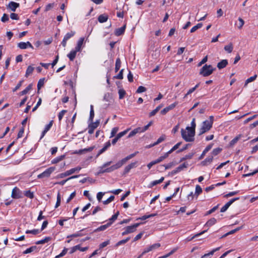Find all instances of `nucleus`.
<instances>
[{"label": "nucleus", "mask_w": 258, "mask_h": 258, "mask_svg": "<svg viewBox=\"0 0 258 258\" xmlns=\"http://www.w3.org/2000/svg\"><path fill=\"white\" fill-rule=\"evenodd\" d=\"M191 127L187 126L186 127V130H189V137L187 138H185L184 134H185L183 132V129H181V133L182 138L186 141V142H192L194 141L195 138L194 136L195 135V128H196V122H195V118H193L191 122Z\"/></svg>", "instance_id": "f257e3e1"}, {"label": "nucleus", "mask_w": 258, "mask_h": 258, "mask_svg": "<svg viewBox=\"0 0 258 258\" xmlns=\"http://www.w3.org/2000/svg\"><path fill=\"white\" fill-rule=\"evenodd\" d=\"M213 116H210L209 120H205L203 122L202 126L200 130L199 135H201L206 133L211 128L213 123Z\"/></svg>", "instance_id": "f03ea898"}, {"label": "nucleus", "mask_w": 258, "mask_h": 258, "mask_svg": "<svg viewBox=\"0 0 258 258\" xmlns=\"http://www.w3.org/2000/svg\"><path fill=\"white\" fill-rule=\"evenodd\" d=\"M216 68H213L211 65L205 64L200 70V74L203 77H208L211 75Z\"/></svg>", "instance_id": "7ed1b4c3"}, {"label": "nucleus", "mask_w": 258, "mask_h": 258, "mask_svg": "<svg viewBox=\"0 0 258 258\" xmlns=\"http://www.w3.org/2000/svg\"><path fill=\"white\" fill-rule=\"evenodd\" d=\"M55 170V167H50L47 168L42 173L37 176L38 178H43L45 177H49L50 174Z\"/></svg>", "instance_id": "20e7f679"}, {"label": "nucleus", "mask_w": 258, "mask_h": 258, "mask_svg": "<svg viewBox=\"0 0 258 258\" xmlns=\"http://www.w3.org/2000/svg\"><path fill=\"white\" fill-rule=\"evenodd\" d=\"M81 169V168L80 167H77L76 168H72L71 169L68 170L64 173L59 174L58 175V177L61 178H64L66 176L72 174L73 173H75L76 171H80Z\"/></svg>", "instance_id": "39448f33"}, {"label": "nucleus", "mask_w": 258, "mask_h": 258, "mask_svg": "<svg viewBox=\"0 0 258 258\" xmlns=\"http://www.w3.org/2000/svg\"><path fill=\"white\" fill-rule=\"evenodd\" d=\"M140 223H136L132 226H128L125 228V230L122 233V235L133 233L136 231V228L139 226Z\"/></svg>", "instance_id": "423d86ee"}, {"label": "nucleus", "mask_w": 258, "mask_h": 258, "mask_svg": "<svg viewBox=\"0 0 258 258\" xmlns=\"http://www.w3.org/2000/svg\"><path fill=\"white\" fill-rule=\"evenodd\" d=\"M12 197L16 199L22 198V192L18 187H15L12 190Z\"/></svg>", "instance_id": "0eeeda50"}, {"label": "nucleus", "mask_w": 258, "mask_h": 258, "mask_svg": "<svg viewBox=\"0 0 258 258\" xmlns=\"http://www.w3.org/2000/svg\"><path fill=\"white\" fill-rule=\"evenodd\" d=\"M239 199V198H235L231 199L228 202H227L220 210L221 212H225L228 208L231 206L232 204H233L235 201Z\"/></svg>", "instance_id": "6e6552de"}, {"label": "nucleus", "mask_w": 258, "mask_h": 258, "mask_svg": "<svg viewBox=\"0 0 258 258\" xmlns=\"http://www.w3.org/2000/svg\"><path fill=\"white\" fill-rule=\"evenodd\" d=\"M99 124V121L97 120L95 122H91V123L88 126V133L90 134H92L93 133L94 130L96 128Z\"/></svg>", "instance_id": "1a4fd4ad"}, {"label": "nucleus", "mask_w": 258, "mask_h": 258, "mask_svg": "<svg viewBox=\"0 0 258 258\" xmlns=\"http://www.w3.org/2000/svg\"><path fill=\"white\" fill-rule=\"evenodd\" d=\"M187 165L188 164L185 163H183L182 164L180 165L178 167H177L175 169L172 170L170 172V174L174 175L177 173L178 172L182 170L183 169L187 168Z\"/></svg>", "instance_id": "9d476101"}, {"label": "nucleus", "mask_w": 258, "mask_h": 258, "mask_svg": "<svg viewBox=\"0 0 258 258\" xmlns=\"http://www.w3.org/2000/svg\"><path fill=\"white\" fill-rule=\"evenodd\" d=\"M177 104V103H176V102H174V103L171 104V105H169L168 106H167V107L164 108L163 109H162L160 113L162 115L166 114L169 111L173 109L176 106Z\"/></svg>", "instance_id": "9b49d317"}, {"label": "nucleus", "mask_w": 258, "mask_h": 258, "mask_svg": "<svg viewBox=\"0 0 258 258\" xmlns=\"http://www.w3.org/2000/svg\"><path fill=\"white\" fill-rule=\"evenodd\" d=\"M20 5L19 3L11 2L7 6L8 9H10L12 11L15 12L17 8L19 7Z\"/></svg>", "instance_id": "f8f14e48"}, {"label": "nucleus", "mask_w": 258, "mask_h": 258, "mask_svg": "<svg viewBox=\"0 0 258 258\" xmlns=\"http://www.w3.org/2000/svg\"><path fill=\"white\" fill-rule=\"evenodd\" d=\"M88 249V247H81L80 245H76V246L73 247L71 248V251H70V253L72 254V253H74V252H75L77 250H79L81 251H85L87 250Z\"/></svg>", "instance_id": "ddd939ff"}, {"label": "nucleus", "mask_w": 258, "mask_h": 258, "mask_svg": "<svg viewBox=\"0 0 258 258\" xmlns=\"http://www.w3.org/2000/svg\"><path fill=\"white\" fill-rule=\"evenodd\" d=\"M137 163V162H133L126 166L124 169L123 174L125 175L129 172L131 169L136 167Z\"/></svg>", "instance_id": "4468645a"}, {"label": "nucleus", "mask_w": 258, "mask_h": 258, "mask_svg": "<svg viewBox=\"0 0 258 258\" xmlns=\"http://www.w3.org/2000/svg\"><path fill=\"white\" fill-rule=\"evenodd\" d=\"M126 162V161H125L124 158L119 161L115 164L112 165L114 170H115L116 169H117L120 168Z\"/></svg>", "instance_id": "2eb2a0df"}, {"label": "nucleus", "mask_w": 258, "mask_h": 258, "mask_svg": "<svg viewBox=\"0 0 258 258\" xmlns=\"http://www.w3.org/2000/svg\"><path fill=\"white\" fill-rule=\"evenodd\" d=\"M84 41V38L81 37L78 41L77 45L75 47L76 51H80L81 50L82 46Z\"/></svg>", "instance_id": "dca6fc26"}, {"label": "nucleus", "mask_w": 258, "mask_h": 258, "mask_svg": "<svg viewBox=\"0 0 258 258\" xmlns=\"http://www.w3.org/2000/svg\"><path fill=\"white\" fill-rule=\"evenodd\" d=\"M227 64L228 60L227 59H223L218 63L217 66L219 70H221L225 68Z\"/></svg>", "instance_id": "f3484780"}, {"label": "nucleus", "mask_w": 258, "mask_h": 258, "mask_svg": "<svg viewBox=\"0 0 258 258\" xmlns=\"http://www.w3.org/2000/svg\"><path fill=\"white\" fill-rule=\"evenodd\" d=\"M125 29V25H124L123 26H122L120 28L116 29L114 32L115 35L117 36L121 35L122 34H123L124 33Z\"/></svg>", "instance_id": "a211bd4d"}, {"label": "nucleus", "mask_w": 258, "mask_h": 258, "mask_svg": "<svg viewBox=\"0 0 258 258\" xmlns=\"http://www.w3.org/2000/svg\"><path fill=\"white\" fill-rule=\"evenodd\" d=\"M164 177H162L159 180H155V181H153L152 182H151L150 184L149 185L148 187L149 188H151L153 186L158 184H160L161 183V182H163V181L164 180Z\"/></svg>", "instance_id": "6ab92c4d"}, {"label": "nucleus", "mask_w": 258, "mask_h": 258, "mask_svg": "<svg viewBox=\"0 0 258 258\" xmlns=\"http://www.w3.org/2000/svg\"><path fill=\"white\" fill-rule=\"evenodd\" d=\"M108 17L106 14H102L99 16L98 20L100 23H104L107 21Z\"/></svg>", "instance_id": "aec40b11"}, {"label": "nucleus", "mask_w": 258, "mask_h": 258, "mask_svg": "<svg viewBox=\"0 0 258 258\" xmlns=\"http://www.w3.org/2000/svg\"><path fill=\"white\" fill-rule=\"evenodd\" d=\"M212 145H209L206 147V148L205 149V150L203 151L202 154L201 155L200 157H199V159L201 160L204 158L205 154L211 150V149L212 147Z\"/></svg>", "instance_id": "412c9836"}, {"label": "nucleus", "mask_w": 258, "mask_h": 258, "mask_svg": "<svg viewBox=\"0 0 258 258\" xmlns=\"http://www.w3.org/2000/svg\"><path fill=\"white\" fill-rule=\"evenodd\" d=\"M216 222V219L214 218H211L209 220L207 223L205 224V227H211V226L214 225Z\"/></svg>", "instance_id": "4be33fe9"}, {"label": "nucleus", "mask_w": 258, "mask_h": 258, "mask_svg": "<svg viewBox=\"0 0 258 258\" xmlns=\"http://www.w3.org/2000/svg\"><path fill=\"white\" fill-rule=\"evenodd\" d=\"M220 247L216 248L215 249H213L211 251H210L208 253L205 254L204 255H203L201 258H209L210 255H212L215 252L219 250L220 249Z\"/></svg>", "instance_id": "5701e85b"}, {"label": "nucleus", "mask_w": 258, "mask_h": 258, "mask_svg": "<svg viewBox=\"0 0 258 258\" xmlns=\"http://www.w3.org/2000/svg\"><path fill=\"white\" fill-rule=\"evenodd\" d=\"M141 127H137L130 133L129 135H128L127 138H129L132 137H133L137 133H141Z\"/></svg>", "instance_id": "b1692460"}, {"label": "nucleus", "mask_w": 258, "mask_h": 258, "mask_svg": "<svg viewBox=\"0 0 258 258\" xmlns=\"http://www.w3.org/2000/svg\"><path fill=\"white\" fill-rule=\"evenodd\" d=\"M78 51H76V50H72L68 54V57L69 58L70 60L71 61H73L74 59H75L76 56V54H77V52Z\"/></svg>", "instance_id": "393cba45"}, {"label": "nucleus", "mask_w": 258, "mask_h": 258, "mask_svg": "<svg viewBox=\"0 0 258 258\" xmlns=\"http://www.w3.org/2000/svg\"><path fill=\"white\" fill-rule=\"evenodd\" d=\"M242 136H243L241 134H239L237 136L232 140L230 142V145L232 146L235 145L238 142V141L242 138Z\"/></svg>", "instance_id": "a878e982"}, {"label": "nucleus", "mask_w": 258, "mask_h": 258, "mask_svg": "<svg viewBox=\"0 0 258 258\" xmlns=\"http://www.w3.org/2000/svg\"><path fill=\"white\" fill-rule=\"evenodd\" d=\"M168 156L169 155H168V154L167 153H166L163 156H160L156 160H154V162L155 163V164L159 163L161 162V161H162L165 159H166V158H167L168 157Z\"/></svg>", "instance_id": "bb28decb"}, {"label": "nucleus", "mask_w": 258, "mask_h": 258, "mask_svg": "<svg viewBox=\"0 0 258 258\" xmlns=\"http://www.w3.org/2000/svg\"><path fill=\"white\" fill-rule=\"evenodd\" d=\"M79 176H80V175H74V176H72L70 177H69L68 178H67V179L66 180H63L62 181H60L59 182H58L57 183L59 185H63L64 184V183L68 180L71 179H73V178H77Z\"/></svg>", "instance_id": "cd10ccee"}, {"label": "nucleus", "mask_w": 258, "mask_h": 258, "mask_svg": "<svg viewBox=\"0 0 258 258\" xmlns=\"http://www.w3.org/2000/svg\"><path fill=\"white\" fill-rule=\"evenodd\" d=\"M111 225V223H107L106 224L102 225L98 228H97L96 230H95V232L97 231H101L105 230L106 228H107L109 226Z\"/></svg>", "instance_id": "c85d7f7f"}, {"label": "nucleus", "mask_w": 258, "mask_h": 258, "mask_svg": "<svg viewBox=\"0 0 258 258\" xmlns=\"http://www.w3.org/2000/svg\"><path fill=\"white\" fill-rule=\"evenodd\" d=\"M241 227H238V228H236V229H235L234 230H231L230 231L227 232V233H226L224 235H223V236H222L221 237V238L225 237H226L227 236H228L229 235L234 234L236 232H237V231H239L240 229H241Z\"/></svg>", "instance_id": "c756f323"}, {"label": "nucleus", "mask_w": 258, "mask_h": 258, "mask_svg": "<svg viewBox=\"0 0 258 258\" xmlns=\"http://www.w3.org/2000/svg\"><path fill=\"white\" fill-rule=\"evenodd\" d=\"M65 157V155H61L59 157H57L54 159H53L52 161H51V163L52 164H56V163H57L58 162H60V161L62 160Z\"/></svg>", "instance_id": "7c9ffc66"}, {"label": "nucleus", "mask_w": 258, "mask_h": 258, "mask_svg": "<svg viewBox=\"0 0 258 258\" xmlns=\"http://www.w3.org/2000/svg\"><path fill=\"white\" fill-rule=\"evenodd\" d=\"M37 249V247L36 246H32L28 248H27L26 250L23 251L24 254H27L31 253L34 251H35Z\"/></svg>", "instance_id": "2f4dec72"}, {"label": "nucleus", "mask_w": 258, "mask_h": 258, "mask_svg": "<svg viewBox=\"0 0 258 258\" xmlns=\"http://www.w3.org/2000/svg\"><path fill=\"white\" fill-rule=\"evenodd\" d=\"M51 238L50 237H46L43 239L36 241L35 242V244H44V243L48 242L49 241H50L51 240Z\"/></svg>", "instance_id": "473e14b6"}, {"label": "nucleus", "mask_w": 258, "mask_h": 258, "mask_svg": "<svg viewBox=\"0 0 258 258\" xmlns=\"http://www.w3.org/2000/svg\"><path fill=\"white\" fill-rule=\"evenodd\" d=\"M84 229L82 230H80V231H78L77 232V233H74V234H71V235H68L67 236V238H70V237H80V236H82L83 235H84L85 234H83L82 233V231H83Z\"/></svg>", "instance_id": "72a5a7b5"}, {"label": "nucleus", "mask_w": 258, "mask_h": 258, "mask_svg": "<svg viewBox=\"0 0 258 258\" xmlns=\"http://www.w3.org/2000/svg\"><path fill=\"white\" fill-rule=\"evenodd\" d=\"M182 142H178L175 145H174L172 148H171L168 152H167L168 155H169L170 154L172 153L173 151L177 149L179 146L181 145Z\"/></svg>", "instance_id": "f704fd0d"}, {"label": "nucleus", "mask_w": 258, "mask_h": 258, "mask_svg": "<svg viewBox=\"0 0 258 258\" xmlns=\"http://www.w3.org/2000/svg\"><path fill=\"white\" fill-rule=\"evenodd\" d=\"M207 231V230H204L202 232L199 233H198V234H195L194 236H192V237H188L186 238V241H191L193 239H194L195 238H196L201 235H202L203 234L205 233L206 231Z\"/></svg>", "instance_id": "c9c22d12"}, {"label": "nucleus", "mask_w": 258, "mask_h": 258, "mask_svg": "<svg viewBox=\"0 0 258 258\" xmlns=\"http://www.w3.org/2000/svg\"><path fill=\"white\" fill-rule=\"evenodd\" d=\"M233 49V44L231 43L224 46V50L226 51L228 53H231Z\"/></svg>", "instance_id": "e433bc0d"}, {"label": "nucleus", "mask_w": 258, "mask_h": 258, "mask_svg": "<svg viewBox=\"0 0 258 258\" xmlns=\"http://www.w3.org/2000/svg\"><path fill=\"white\" fill-rule=\"evenodd\" d=\"M121 67V61L119 58H117L116 60L115 72L116 73L120 69Z\"/></svg>", "instance_id": "4c0bfd02"}, {"label": "nucleus", "mask_w": 258, "mask_h": 258, "mask_svg": "<svg viewBox=\"0 0 258 258\" xmlns=\"http://www.w3.org/2000/svg\"><path fill=\"white\" fill-rule=\"evenodd\" d=\"M44 81H45L44 78L40 79L39 80L38 84H37L38 93L39 92V90H40L41 87L43 86L44 84Z\"/></svg>", "instance_id": "58836bf2"}, {"label": "nucleus", "mask_w": 258, "mask_h": 258, "mask_svg": "<svg viewBox=\"0 0 258 258\" xmlns=\"http://www.w3.org/2000/svg\"><path fill=\"white\" fill-rule=\"evenodd\" d=\"M32 84H29L25 89H24L23 91H22L20 94L21 95H24L25 94H26L30 90L32 89Z\"/></svg>", "instance_id": "ea45409f"}, {"label": "nucleus", "mask_w": 258, "mask_h": 258, "mask_svg": "<svg viewBox=\"0 0 258 258\" xmlns=\"http://www.w3.org/2000/svg\"><path fill=\"white\" fill-rule=\"evenodd\" d=\"M119 213L118 211L116 212L114 215H113L111 218L109 219V222H108V223H111V225L112 223L117 219L118 216L119 215Z\"/></svg>", "instance_id": "a19ab883"}, {"label": "nucleus", "mask_w": 258, "mask_h": 258, "mask_svg": "<svg viewBox=\"0 0 258 258\" xmlns=\"http://www.w3.org/2000/svg\"><path fill=\"white\" fill-rule=\"evenodd\" d=\"M130 239V237H127L125 239H123L119 241L118 242H117L115 245V247H118L122 244H125Z\"/></svg>", "instance_id": "79ce46f5"}, {"label": "nucleus", "mask_w": 258, "mask_h": 258, "mask_svg": "<svg viewBox=\"0 0 258 258\" xmlns=\"http://www.w3.org/2000/svg\"><path fill=\"white\" fill-rule=\"evenodd\" d=\"M94 116V112L93 109V106L92 105L90 106V116H89V121L91 122L93 121V118Z\"/></svg>", "instance_id": "37998d69"}, {"label": "nucleus", "mask_w": 258, "mask_h": 258, "mask_svg": "<svg viewBox=\"0 0 258 258\" xmlns=\"http://www.w3.org/2000/svg\"><path fill=\"white\" fill-rule=\"evenodd\" d=\"M75 34V32L71 31L70 32H69L66 34L63 39L68 41L70 38L73 37Z\"/></svg>", "instance_id": "c03bdc74"}, {"label": "nucleus", "mask_w": 258, "mask_h": 258, "mask_svg": "<svg viewBox=\"0 0 258 258\" xmlns=\"http://www.w3.org/2000/svg\"><path fill=\"white\" fill-rule=\"evenodd\" d=\"M34 70V67H32V66H29L27 68V69L26 70L25 76L26 77H27L28 76H29L30 74H31L32 73V72H33Z\"/></svg>", "instance_id": "a18cd8bd"}, {"label": "nucleus", "mask_w": 258, "mask_h": 258, "mask_svg": "<svg viewBox=\"0 0 258 258\" xmlns=\"http://www.w3.org/2000/svg\"><path fill=\"white\" fill-rule=\"evenodd\" d=\"M203 26L202 23H198L197 25L193 27L190 30V33H194L198 29L201 28Z\"/></svg>", "instance_id": "49530a36"}, {"label": "nucleus", "mask_w": 258, "mask_h": 258, "mask_svg": "<svg viewBox=\"0 0 258 258\" xmlns=\"http://www.w3.org/2000/svg\"><path fill=\"white\" fill-rule=\"evenodd\" d=\"M24 194L26 197H27V198H29L30 199H32L34 198V194L33 192H31L30 190L25 191Z\"/></svg>", "instance_id": "de8ad7c7"}, {"label": "nucleus", "mask_w": 258, "mask_h": 258, "mask_svg": "<svg viewBox=\"0 0 258 258\" xmlns=\"http://www.w3.org/2000/svg\"><path fill=\"white\" fill-rule=\"evenodd\" d=\"M202 192V188L199 185L196 186L195 195L197 197Z\"/></svg>", "instance_id": "09e8293b"}, {"label": "nucleus", "mask_w": 258, "mask_h": 258, "mask_svg": "<svg viewBox=\"0 0 258 258\" xmlns=\"http://www.w3.org/2000/svg\"><path fill=\"white\" fill-rule=\"evenodd\" d=\"M40 232V230H39V229H33L32 230H27L26 231V233H27V234L30 233V234H33V235H36V234L39 233Z\"/></svg>", "instance_id": "8fccbe9b"}, {"label": "nucleus", "mask_w": 258, "mask_h": 258, "mask_svg": "<svg viewBox=\"0 0 258 258\" xmlns=\"http://www.w3.org/2000/svg\"><path fill=\"white\" fill-rule=\"evenodd\" d=\"M256 77H257V75H255L254 76L251 77L249 78L248 79H247L245 82L244 86H246L248 83L251 82L253 81L254 80H255V79L256 78Z\"/></svg>", "instance_id": "3c124183"}, {"label": "nucleus", "mask_w": 258, "mask_h": 258, "mask_svg": "<svg viewBox=\"0 0 258 258\" xmlns=\"http://www.w3.org/2000/svg\"><path fill=\"white\" fill-rule=\"evenodd\" d=\"M61 202V196L59 192L57 193V201L55 206V208H56L60 206Z\"/></svg>", "instance_id": "603ef678"}, {"label": "nucleus", "mask_w": 258, "mask_h": 258, "mask_svg": "<svg viewBox=\"0 0 258 258\" xmlns=\"http://www.w3.org/2000/svg\"><path fill=\"white\" fill-rule=\"evenodd\" d=\"M125 93V91L123 89H119L118 91L119 98L120 99H122L124 97Z\"/></svg>", "instance_id": "864d4df0"}, {"label": "nucleus", "mask_w": 258, "mask_h": 258, "mask_svg": "<svg viewBox=\"0 0 258 258\" xmlns=\"http://www.w3.org/2000/svg\"><path fill=\"white\" fill-rule=\"evenodd\" d=\"M114 199V196H111L108 199L106 200L103 201V204L104 205H107L112 201H113Z\"/></svg>", "instance_id": "5fc2aeb1"}, {"label": "nucleus", "mask_w": 258, "mask_h": 258, "mask_svg": "<svg viewBox=\"0 0 258 258\" xmlns=\"http://www.w3.org/2000/svg\"><path fill=\"white\" fill-rule=\"evenodd\" d=\"M153 122L150 121L147 125H145L144 127H141V132L143 133L147 131L149 127L152 124Z\"/></svg>", "instance_id": "6e6d98bb"}, {"label": "nucleus", "mask_w": 258, "mask_h": 258, "mask_svg": "<svg viewBox=\"0 0 258 258\" xmlns=\"http://www.w3.org/2000/svg\"><path fill=\"white\" fill-rule=\"evenodd\" d=\"M68 250V248H64L63 249V250L62 251V252L59 254H58L55 256V258H59L60 257L64 256L67 253Z\"/></svg>", "instance_id": "4d7b16f0"}, {"label": "nucleus", "mask_w": 258, "mask_h": 258, "mask_svg": "<svg viewBox=\"0 0 258 258\" xmlns=\"http://www.w3.org/2000/svg\"><path fill=\"white\" fill-rule=\"evenodd\" d=\"M119 128L118 127H115L112 129L111 132L110 138H112L115 136L116 133L118 132Z\"/></svg>", "instance_id": "13d9d810"}, {"label": "nucleus", "mask_w": 258, "mask_h": 258, "mask_svg": "<svg viewBox=\"0 0 258 258\" xmlns=\"http://www.w3.org/2000/svg\"><path fill=\"white\" fill-rule=\"evenodd\" d=\"M129 129H127L126 130H125L123 132H121L119 133H118L117 135H116V137L119 139H120L121 137H122L123 136H124L126 134V133H127V132L128 131Z\"/></svg>", "instance_id": "bf43d9fd"}, {"label": "nucleus", "mask_w": 258, "mask_h": 258, "mask_svg": "<svg viewBox=\"0 0 258 258\" xmlns=\"http://www.w3.org/2000/svg\"><path fill=\"white\" fill-rule=\"evenodd\" d=\"M191 146V144H186L184 147H183L181 149L178 150L176 151L177 153H179L180 152H182L184 151V150H186L189 147Z\"/></svg>", "instance_id": "052dcab7"}, {"label": "nucleus", "mask_w": 258, "mask_h": 258, "mask_svg": "<svg viewBox=\"0 0 258 258\" xmlns=\"http://www.w3.org/2000/svg\"><path fill=\"white\" fill-rule=\"evenodd\" d=\"M221 150H222V149L221 148H219L214 149L213 150L212 152V154L213 156H216L218 154L220 153V152L221 151Z\"/></svg>", "instance_id": "680f3d73"}, {"label": "nucleus", "mask_w": 258, "mask_h": 258, "mask_svg": "<svg viewBox=\"0 0 258 258\" xmlns=\"http://www.w3.org/2000/svg\"><path fill=\"white\" fill-rule=\"evenodd\" d=\"M109 243H110V240H108L107 241H105L101 243L99 245V249H101V248H103L105 247L107 245H108Z\"/></svg>", "instance_id": "e2e57ef3"}, {"label": "nucleus", "mask_w": 258, "mask_h": 258, "mask_svg": "<svg viewBox=\"0 0 258 258\" xmlns=\"http://www.w3.org/2000/svg\"><path fill=\"white\" fill-rule=\"evenodd\" d=\"M123 69H122L120 70V71L119 72V74L116 76H114V78H115V79H123Z\"/></svg>", "instance_id": "0e129e2a"}, {"label": "nucleus", "mask_w": 258, "mask_h": 258, "mask_svg": "<svg viewBox=\"0 0 258 258\" xmlns=\"http://www.w3.org/2000/svg\"><path fill=\"white\" fill-rule=\"evenodd\" d=\"M146 90L147 89H146V88L145 87L141 86L138 87L136 92L137 93H141L145 92L146 91Z\"/></svg>", "instance_id": "69168bd1"}, {"label": "nucleus", "mask_w": 258, "mask_h": 258, "mask_svg": "<svg viewBox=\"0 0 258 258\" xmlns=\"http://www.w3.org/2000/svg\"><path fill=\"white\" fill-rule=\"evenodd\" d=\"M67 111L66 110H62L59 113L58 117L59 121L61 120L64 114L67 112Z\"/></svg>", "instance_id": "338daca9"}, {"label": "nucleus", "mask_w": 258, "mask_h": 258, "mask_svg": "<svg viewBox=\"0 0 258 258\" xmlns=\"http://www.w3.org/2000/svg\"><path fill=\"white\" fill-rule=\"evenodd\" d=\"M26 44V42H21L18 43V46L20 48L24 49L27 48V46Z\"/></svg>", "instance_id": "774afa93"}]
</instances>
